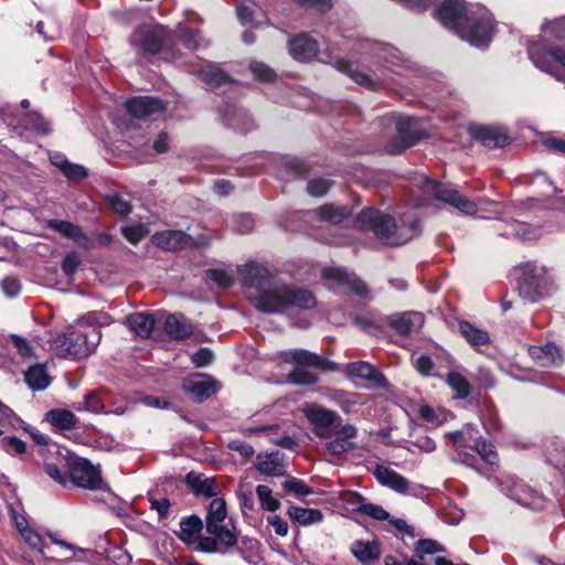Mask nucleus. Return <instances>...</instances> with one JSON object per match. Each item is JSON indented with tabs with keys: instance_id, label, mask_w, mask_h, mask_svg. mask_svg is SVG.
I'll return each instance as SVG.
<instances>
[{
	"instance_id": "nucleus-1",
	"label": "nucleus",
	"mask_w": 565,
	"mask_h": 565,
	"mask_svg": "<svg viewBox=\"0 0 565 565\" xmlns=\"http://www.w3.org/2000/svg\"><path fill=\"white\" fill-rule=\"evenodd\" d=\"M237 274L248 298L260 311L278 313L290 307L308 310L317 305L311 291L274 282L271 273L259 263L248 262L238 266Z\"/></svg>"
},
{
	"instance_id": "nucleus-2",
	"label": "nucleus",
	"mask_w": 565,
	"mask_h": 565,
	"mask_svg": "<svg viewBox=\"0 0 565 565\" xmlns=\"http://www.w3.org/2000/svg\"><path fill=\"white\" fill-rule=\"evenodd\" d=\"M360 63L337 60L333 66L347 74L354 83L370 90H377L395 81L394 74L401 73L392 67L401 66L399 51L381 43H367Z\"/></svg>"
},
{
	"instance_id": "nucleus-3",
	"label": "nucleus",
	"mask_w": 565,
	"mask_h": 565,
	"mask_svg": "<svg viewBox=\"0 0 565 565\" xmlns=\"http://www.w3.org/2000/svg\"><path fill=\"white\" fill-rule=\"evenodd\" d=\"M436 17L471 45L486 46L492 39V17L480 4L467 6L462 0H445L437 9Z\"/></svg>"
},
{
	"instance_id": "nucleus-4",
	"label": "nucleus",
	"mask_w": 565,
	"mask_h": 565,
	"mask_svg": "<svg viewBox=\"0 0 565 565\" xmlns=\"http://www.w3.org/2000/svg\"><path fill=\"white\" fill-rule=\"evenodd\" d=\"M356 225L372 231L386 245H402L418 233V222L414 215H406L402 225H396L392 216L375 209H365L356 217Z\"/></svg>"
},
{
	"instance_id": "nucleus-5",
	"label": "nucleus",
	"mask_w": 565,
	"mask_h": 565,
	"mask_svg": "<svg viewBox=\"0 0 565 565\" xmlns=\"http://www.w3.org/2000/svg\"><path fill=\"white\" fill-rule=\"evenodd\" d=\"M100 337V331L96 328L86 330L76 322L55 339V349L65 358L88 356L98 345Z\"/></svg>"
},
{
	"instance_id": "nucleus-6",
	"label": "nucleus",
	"mask_w": 565,
	"mask_h": 565,
	"mask_svg": "<svg viewBox=\"0 0 565 565\" xmlns=\"http://www.w3.org/2000/svg\"><path fill=\"white\" fill-rule=\"evenodd\" d=\"M285 362L294 365L292 371L287 375L288 382L296 385H310L317 382V375L309 369L334 370V364L307 350H290L284 352Z\"/></svg>"
},
{
	"instance_id": "nucleus-7",
	"label": "nucleus",
	"mask_w": 565,
	"mask_h": 565,
	"mask_svg": "<svg viewBox=\"0 0 565 565\" xmlns=\"http://www.w3.org/2000/svg\"><path fill=\"white\" fill-rule=\"evenodd\" d=\"M552 285L553 279L544 266L527 264L523 270L519 292L525 300L536 302L550 294Z\"/></svg>"
},
{
	"instance_id": "nucleus-8",
	"label": "nucleus",
	"mask_w": 565,
	"mask_h": 565,
	"mask_svg": "<svg viewBox=\"0 0 565 565\" xmlns=\"http://www.w3.org/2000/svg\"><path fill=\"white\" fill-rule=\"evenodd\" d=\"M529 56L539 70L565 83V49L533 44L529 46Z\"/></svg>"
},
{
	"instance_id": "nucleus-9",
	"label": "nucleus",
	"mask_w": 565,
	"mask_h": 565,
	"mask_svg": "<svg viewBox=\"0 0 565 565\" xmlns=\"http://www.w3.org/2000/svg\"><path fill=\"white\" fill-rule=\"evenodd\" d=\"M420 186L426 195L446 203L463 214L472 215L478 212L477 204L473 201L460 194L458 190L448 184L424 178Z\"/></svg>"
},
{
	"instance_id": "nucleus-10",
	"label": "nucleus",
	"mask_w": 565,
	"mask_h": 565,
	"mask_svg": "<svg viewBox=\"0 0 565 565\" xmlns=\"http://www.w3.org/2000/svg\"><path fill=\"white\" fill-rule=\"evenodd\" d=\"M207 536L198 540L195 551L209 554H227L238 543V534L235 527L228 529L223 524L205 525Z\"/></svg>"
},
{
	"instance_id": "nucleus-11",
	"label": "nucleus",
	"mask_w": 565,
	"mask_h": 565,
	"mask_svg": "<svg viewBox=\"0 0 565 565\" xmlns=\"http://www.w3.org/2000/svg\"><path fill=\"white\" fill-rule=\"evenodd\" d=\"M70 481L75 486L88 489L99 490L103 486L100 471L94 467L87 459L81 457H70L67 459Z\"/></svg>"
},
{
	"instance_id": "nucleus-12",
	"label": "nucleus",
	"mask_w": 565,
	"mask_h": 565,
	"mask_svg": "<svg viewBox=\"0 0 565 565\" xmlns=\"http://www.w3.org/2000/svg\"><path fill=\"white\" fill-rule=\"evenodd\" d=\"M130 41L143 52L156 54L163 45L164 29L160 25H141L132 33Z\"/></svg>"
},
{
	"instance_id": "nucleus-13",
	"label": "nucleus",
	"mask_w": 565,
	"mask_h": 565,
	"mask_svg": "<svg viewBox=\"0 0 565 565\" xmlns=\"http://www.w3.org/2000/svg\"><path fill=\"white\" fill-rule=\"evenodd\" d=\"M322 276L332 287L347 286L353 294L365 297L367 296V287L353 274H349L341 268H324Z\"/></svg>"
},
{
	"instance_id": "nucleus-14",
	"label": "nucleus",
	"mask_w": 565,
	"mask_h": 565,
	"mask_svg": "<svg viewBox=\"0 0 565 565\" xmlns=\"http://www.w3.org/2000/svg\"><path fill=\"white\" fill-rule=\"evenodd\" d=\"M303 412L308 420L315 426V434L322 438L328 437L329 427L338 418L337 413L315 404L307 405Z\"/></svg>"
},
{
	"instance_id": "nucleus-15",
	"label": "nucleus",
	"mask_w": 565,
	"mask_h": 565,
	"mask_svg": "<svg viewBox=\"0 0 565 565\" xmlns=\"http://www.w3.org/2000/svg\"><path fill=\"white\" fill-rule=\"evenodd\" d=\"M289 53L295 60L308 62L313 58L323 61L319 57V46L316 40L308 34H299L289 41Z\"/></svg>"
},
{
	"instance_id": "nucleus-16",
	"label": "nucleus",
	"mask_w": 565,
	"mask_h": 565,
	"mask_svg": "<svg viewBox=\"0 0 565 565\" xmlns=\"http://www.w3.org/2000/svg\"><path fill=\"white\" fill-rule=\"evenodd\" d=\"M183 390L195 401H203L215 392V382L204 374H193L183 380Z\"/></svg>"
},
{
	"instance_id": "nucleus-17",
	"label": "nucleus",
	"mask_w": 565,
	"mask_h": 565,
	"mask_svg": "<svg viewBox=\"0 0 565 565\" xmlns=\"http://www.w3.org/2000/svg\"><path fill=\"white\" fill-rule=\"evenodd\" d=\"M373 475L382 486L401 494L409 493V481L395 470L377 465L373 470Z\"/></svg>"
},
{
	"instance_id": "nucleus-18",
	"label": "nucleus",
	"mask_w": 565,
	"mask_h": 565,
	"mask_svg": "<svg viewBox=\"0 0 565 565\" xmlns=\"http://www.w3.org/2000/svg\"><path fill=\"white\" fill-rule=\"evenodd\" d=\"M416 122V119L413 117L398 118V120L396 121V130L402 143L398 147L390 145V153H401L402 151L415 145V142L419 140V135L413 130V127Z\"/></svg>"
},
{
	"instance_id": "nucleus-19",
	"label": "nucleus",
	"mask_w": 565,
	"mask_h": 565,
	"mask_svg": "<svg viewBox=\"0 0 565 565\" xmlns=\"http://www.w3.org/2000/svg\"><path fill=\"white\" fill-rule=\"evenodd\" d=\"M185 482L195 495H203L206 498L216 497L221 490L215 478L205 477L204 475L195 473L193 471L186 475Z\"/></svg>"
},
{
	"instance_id": "nucleus-20",
	"label": "nucleus",
	"mask_w": 565,
	"mask_h": 565,
	"mask_svg": "<svg viewBox=\"0 0 565 565\" xmlns=\"http://www.w3.org/2000/svg\"><path fill=\"white\" fill-rule=\"evenodd\" d=\"M126 108L132 117L138 119H143L153 113L164 110V106L160 99L148 96L135 97L127 100Z\"/></svg>"
},
{
	"instance_id": "nucleus-21",
	"label": "nucleus",
	"mask_w": 565,
	"mask_h": 565,
	"mask_svg": "<svg viewBox=\"0 0 565 565\" xmlns=\"http://www.w3.org/2000/svg\"><path fill=\"white\" fill-rule=\"evenodd\" d=\"M423 323V315L414 311L392 316L388 320V326L401 335H407L418 330Z\"/></svg>"
},
{
	"instance_id": "nucleus-22",
	"label": "nucleus",
	"mask_w": 565,
	"mask_h": 565,
	"mask_svg": "<svg viewBox=\"0 0 565 565\" xmlns=\"http://www.w3.org/2000/svg\"><path fill=\"white\" fill-rule=\"evenodd\" d=\"M345 372L353 377L371 381L381 387H386L387 381L372 364L359 361L347 364Z\"/></svg>"
},
{
	"instance_id": "nucleus-23",
	"label": "nucleus",
	"mask_w": 565,
	"mask_h": 565,
	"mask_svg": "<svg viewBox=\"0 0 565 565\" xmlns=\"http://www.w3.org/2000/svg\"><path fill=\"white\" fill-rule=\"evenodd\" d=\"M475 139L480 140L490 148L502 147L507 143L509 137L505 130L489 126H476L471 128Z\"/></svg>"
},
{
	"instance_id": "nucleus-24",
	"label": "nucleus",
	"mask_w": 565,
	"mask_h": 565,
	"mask_svg": "<svg viewBox=\"0 0 565 565\" xmlns=\"http://www.w3.org/2000/svg\"><path fill=\"white\" fill-rule=\"evenodd\" d=\"M256 468L266 476H282L286 472L282 457L278 451L258 454Z\"/></svg>"
},
{
	"instance_id": "nucleus-25",
	"label": "nucleus",
	"mask_w": 565,
	"mask_h": 565,
	"mask_svg": "<svg viewBox=\"0 0 565 565\" xmlns=\"http://www.w3.org/2000/svg\"><path fill=\"white\" fill-rule=\"evenodd\" d=\"M529 353L541 366L557 365L562 362L561 350L553 343L530 347Z\"/></svg>"
},
{
	"instance_id": "nucleus-26",
	"label": "nucleus",
	"mask_w": 565,
	"mask_h": 565,
	"mask_svg": "<svg viewBox=\"0 0 565 565\" xmlns=\"http://www.w3.org/2000/svg\"><path fill=\"white\" fill-rule=\"evenodd\" d=\"M350 550L354 557L363 564L374 562L381 556V548L377 540H358L352 543Z\"/></svg>"
},
{
	"instance_id": "nucleus-27",
	"label": "nucleus",
	"mask_w": 565,
	"mask_h": 565,
	"mask_svg": "<svg viewBox=\"0 0 565 565\" xmlns=\"http://www.w3.org/2000/svg\"><path fill=\"white\" fill-rule=\"evenodd\" d=\"M164 331L174 340H183L193 333V327L181 315H171L164 321Z\"/></svg>"
},
{
	"instance_id": "nucleus-28",
	"label": "nucleus",
	"mask_w": 565,
	"mask_h": 565,
	"mask_svg": "<svg viewBox=\"0 0 565 565\" xmlns=\"http://www.w3.org/2000/svg\"><path fill=\"white\" fill-rule=\"evenodd\" d=\"M152 242L164 249L173 250L189 243V238L182 231H162L152 236Z\"/></svg>"
},
{
	"instance_id": "nucleus-29",
	"label": "nucleus",
	"mask_w": 565,
	"mask_h": 565,
	"mask_svg": "<svg viewBox=\"0 0 565 565\" xmlns=\"http://www.w3.org/2000/svg\"><path fill=\"white\" fill-rule=\"evenodd\" d=\"M202 529H203V522L199 516H196V515L189 516L180 522L179 537L186 545H189V546L194 545V547H195V546H198V540H200L202 537V536H199Z\"/></svg>"
},
{
	"instance_id": "nucleus-30",
	"label": "nucleus",
	"mask_w": 565,
	"mask_h": 565,
	"mask_svg": "<svg viewBox=\"0 0 565 565\" xmlns=\"http://www.w3.org/2000/svg\"><path fill=\"white\" fill-rule=\"evenodd\" d=\"M288 516L300 526H309L323 521V513L318 509H307L291 505L287 510Z\"/></svg>"
},
{
	"instance_id": "nucleus-31",
	"label": "nucleus",
	"mask_w": 565,
	"mask_h": 565,
	"mask_svg": "<svg viewBox=\"0 0 565 565\" xmlns=\"http://www.w3.org/2000/svg\"><path fill=\"white\" fill-rule=\"evenodd\" d=\"M127 320L130 329L140 338H149L153 331L154 319L149 312H135Z\"/></svg>"
},
{
	"instance_id": "nucleus-32",
	"label": "nucleus",
	"mask_w": 565,
	"mask_h": 565,
	"mask_svg": "<svg viewBox=\"0 0 565 565\" xmlns=\"http://www.w3.org/2000/svg\"><path fill=\"white\" fill-rule=\"evenodd\" d=\"M24 380L29 387L34 391H42L46 388L51 383V379L46 372V369L40 364L29 367V370L24 373Z\"/></svg>"
},
{
	"instance_id": "nucleus-33",
	"label": "nucleus",
	"mask_w": 565,
	"mask_h": 565,
	"mask_svg": "<svg viewBox=\"0 0 565 565\" xmlns=\"http://www.w3.org/2000/svg\"><path fill=\"white\" fill-rule=\"evenodd\" d=\"M199 75L203 83L212 89L232 84L231 78L216 65L205 66L200 71Z\"/></svg>"
},
{
	"instance_id": "nucleus-34",
	"label": "nucleus",
	"mask_w": 565,
	"mask_h": 565,
	"mask_svg": "<svg viewBox=\"0 0 565 565\" xmlns=\"http://www.w3.org/2000/svg\"><path fill=\"white\" fill-rule=\"evenodd\" d=\"M317 217L330 224H339L350 215L349 209L334 204H324L315 211Z\"/></svg>"
},
{
	"instance_id": "nucleus-35",
	"label": "nucleus",
	"mask_w": 565,
	"mask_h": 565,
	"mask_svg": "<svg viewBox=\"0 0 565 565\" xmlns=\"http://www.w3.org/2000/svg\"><path fill=\"white\" fill-rule=\"evenodd\" d=\"M352 497V502L359 503L355 508L356 512L365 514L377 521L388 520L390 513L382 505L365 502L364 498L359 493H353Z\"/></svg>"
},
{
	"instance_id": "nucleus-36",
	"label": "nucleus",
	"mask_w": 565,
	"mask_h": 565,
	"mask_svg": "<svg viewBox=\"0 0 565 565\" xmlns=\"http://www.w3.org/2000/svg\"><path fill=\"white\" fill-rule=\"evenodd\" d=\"M47 227L58 232L60 234L67 238H72L76 243H81L87 239L86 235L83 233L78 225L67 221L50 220L47 222Z\"/></svg>"
},
{
	"instance_id": "nucleus-37",
	"label": "nucleus",
	"mask_w": 565,
	"mask_h": 565,
	"mask_svg": "<svg viewBox=\"0 0 565 565\" xmlns=\"http://www.w3.org/2000/svg\"><path fill=\"white\" fill-rule=\"evenodd\" d=\"M459 331L472 347H481L490 341L487 331L475 327L468 321L459 322Z\"/></svg>"
},
{
	"instance_id": "nucleus-38",
	"label": "nucleus",
	"mask_w": 565,
	"mask_h": 565,
	"mask_svg": "<svg viewBox=\"0 0 565 565\" xmlns=\"http://www.w3.org/2000/svg\"><path fill=\"white\" fill-rule=\"evenodd\" d=\"M226 516L227 508L225 500L222 498H215L209 504L205 525L223 524Z\"/></svg>"
},
{
	"instance_id": "nucleus-39",
	"label": "nucleus",
	"mask_w": 565,
	"mask_h": 565,
	"mask_svg": "<svg viewBox=\"0 0 565 565\" xmlns=\"http://www.w3.org/2000/svg\"><path fill=\"white\" fill-rule=\"evenodd\" d=\"M46 419L58 429H70L76 423L75 415L67 409H52L46 414Z\"/></svg>"
},
{
	"instance_id": "nucleus-40",
	"label": "nucleus",
	"mask_w": 565,
	"mask_h": 565,
	"mask_svg": "<svg viewBox=\"0 0 565 565\" xmlns=\"http://www.w3.org/2000/svg\"><path fill=\"white\" fill-rule=\"evenodd\" d=\"M446 382L456 393L457 398H466L471 393L469 381L459 372H449Z\"/></svg>"
},
{
	"instance_id": "nucleus-41",
	"label": "nucleus",
	"mask_w": 565,
	"mask_h": 565,
	"mask_svg": "<svg viewBox=\"0 0 565 565\" xmlns=\"http://www.w3.org/2000/svg\"><path fill=\"white\" fill-rule=\"evenodd\" d=\"M83 328L86 330L96 328L99 330L100 327L109 326L113 322V318L105 311H89L77 320Z\"/></svg>"
},
{
	"instance_id": "nucleus-42",
	"label": "nucleus",
	"mask_w": 565,
	"mask_h": 565,
	"mask_svg": "<svg viewBox=\"0 0 565 565\" xmlns=\"http://www.w3.org/2000/svg\"><path fill=\"white\" fill-rule=\"evenodd\" d=\"M256 495L264 511L276 512L281 507L280 501L273 495V490L268 486L258 484L256 487Z\"/></svg>"
},
{
	"instance_id": "nucleus-43",
	"label": "nucleus",
	"mask_w": 565,
	"mask_h": 565,
	"mask_svg": "<svg viewBox=\"0 0 565 565\" xmlns=\"http://www.w3.org/2000/svg\"><path fill=\"white\" fill-rule=\"evenodd\" d=\"M542 31L548 40L565 44V18L548 21L542 25Z\"/></svg>"
},
{
	"instance_id": "nucleus-44",
	"label": "nucleus",
	"mask_w": 565,
	"mask_h": 565,
	"mask_svg": "<svg viewBox=\"0 0 565 565\" xmlns=\"http://www.w3.org/2000/svg\"><path fill=\"white\" fill-rule=\"evenodd\" d=\"M475 450L486 463L490 466L498 463L499 458L493 445L483 439H478L475 444Z\"/></svg>"
},
{
	"instance_id": "nucleus-45",
	"label": "nucleus",
	"mask_w": 565,
	"mask_h": 565,
	"mask_svg": "<svg viewBox=\"0 0 565 565\" xmlns=\"http://www.w3.org/2000/svg\"><path fill=\"white\" fill-rule=\"evenodd\" d=\"M282 488L289 492L294 493L296 497H305L313 493V490L308 487L302 480L297 478H289L282 483Z\"/></svg>"
},
{
	"instance_id": "nucleus-46",
	"label": "nucleus",
	"mask_w": 565,
	"mask_h": 565,
	"mask_svg": "<svg viewBox=\"0 0 565 565\" xmlns=\"http://www.w3.org/2000/svg\"><path fill=\"white\" fill-rule=\"evenodd\" d=\"M20 534L32 550L43 553L44 542L39 533L25 525V529H20Z\"/></svg>"
},
{
	"instance_id": "nucleus-47",
	"label": "nucleus",
	"mask_w": 565,
	"mask_h": 565,
	"mask_svg": "<svg viewBox=\"0 0 565 565\" xmlns=\"http://www.w3.org/2000/svg\"><path fill=\"white\" fill-rule=\"evenodd\" d=\"M124 237L131 244H138L143 237L147 236L148 230L145 225L125 226L121 228Z\"/></svg>"
},
{
	"instance_id": "nucleus-48",
	"label": "nucleus",
	"mask_w": 565,
	"mask_h": 565,
	"mask_svg": "<svg viewBox=\"0 0 565 565\" xmlns=\"http://www.w3.org/2000/svg\"><path fill=\"white\" fill-rule=\"evenodd\" d=\"M207 276L222 288H228L234 284V275L224 269H211Z\"/></svg>"
},
{
	"instance_id": "nucleus-49",
	"label": "nucleus",
	"mask_w": 565,
	"mask_h": 565,
	"mask_svg": "<svg viewBox=\"0 0 565 565\" xmlns=\"http://www.w3.org/2000/svg\"><path fill=\"white\" fill-rule=\"evenodd\" d=\"M418 414L420 418L433 425H440L446 419L444 412L436 411L428 405L420 406Z\"/></svg>"
},
{
	"instance_id": "nucleus-50",
	"label": "nucleus",
	"mask_w": 565,
	"mask_h": 565,
	"mask_svg": "<svg viewBox=\"0 0 565 565\" xmlns=\"http://www.w3.org/2000/svg\"><path fill=\"white\" fill-rule=\"evenodd\" d=\"M1 445L3 449L10 455H22L26 450L25 444L15 436H8L2 438Z\"/></svg>"
},
{
	"instance_id": "nucleus-51",
	"label": "nucleus",
	"mask_w": 565,
	"mask_h": 565,
	"mask_svg": "<svg viewBox=\"0 0 565 565\" xmlns=\"http://www.w3.org/2000/svg\"><path fill=\"white\" fill-rule=\"evenodd\" d=\"M239 508L245 519H249L255 512V499L252 491H244L238 493Z\"/></svg>"
},
{
	"instance_id": "nucleus-52",
	"label": "nucleus",
	"mask_w": 565,
	"mask_h": 565,
	"mask_svg": "<svg viewBox=\"0 0 565 565\" xmlns=\"http://www.w3.org/2000/svg\"><path fill=\"white\" fill-rule=\"evenodd\" d=\"M331 184L328 179L317 178L308 182L307 190L312 196H322L329 191Z\"/></svg>"
},
{
	"instance_id": "nucleus-53",
	"label": "nucleus",
	"mask_w": 565,
	"mask_h": 565,
	"mask_svg": "<svg viewBox=\"0 0 565 565\" xmlns=\"http://www.w3.org/2000/svg\"><path fill=\"white\" fill-rule=\"evenodd\" d=\"M43 469L51 479L61 486L66 487L70 482V475L63 472L57 465L45 462Z\"/></svg>"
},
{
	"instance_id": "nucleus-54",
	"label": "nucleus",
	"mask_w": 565,
	"mask_h": 565,
	"mask_svg": "<svg viewBox=\"0 0 565 565\" xmlns=\"http://www.w3.org/2000/svg\"><path fill=\"white\" fill-rule=\"evenodd\" d=\"M416 553L420 554H435L445 551V547L435 540L424 539L416 543Z\"/></svg>"
},
{
	"instance_id": "nucleus-55",
	"label": "nucleus",
	"mask_w": 565,
	"mask_h": 565,
	"mask_svg": "<svg viewBox=\"0 0 565 565\" xmlns=\"http://www.w3.org/2000/svg\"><path fill=\"white\" fill-rule=\"evenodd\" d=\"M111 209L119 215H128L131 212V204L118 194L108 195Z\"/></svg>"
},
{
	"instance_id": "nucleus-56",
	"label": "nucleus",
	"mask_w": 565,
	"mask_h": 565,
	"mask_svg": "<svg viewBox=\"0 0 565 565\" xmlns=\"http://www.w3.org/2000/svg\"><path fill=\"white\" fill-rule=\"evenodd\" d=\"M250 71L254 76L264 82H270L275 77V72L260 62H254L250 64Z\"/></svg>"
},
{
	"instance_id": "nucleus-57",
	"label": "nucleus",
	"mask_w": 565,
	"mask_h": 565,
	"mask_svg": "<svg viewBox=\"0 0 565 565\" xmlns=\"http://www.w3.org/2000/svg\"><path fill=\"white\" fill-rule=\"evenodd\" d=\"M353 448V444L351 441H343L342 439L335 437L333 440H330L326 444V449L328 452L332 455H342Z\"/></svg>"
},
{
	"instance_id": "nucleus-58",
	"label": "nucleus",
	"mask_w": 565,
	"mask_h": 565,
	"mask_svg": "<svg viewBox=\"0 0 565 565\" xmlns=\"http://www.w3.org/2000/svg\"><path fill=\"white\" fill-rule=\"evenodd\" d=\"M10 340L21 356L31 358L33 355L32 347L26 339L17 334H11Z\"/></svg>"
},
{
	"instance_id": "nucleus-59",
	"label": "nucleus",
	"mask_w": 565,
	"mask_h": 565,
	"mask_svg": "<svg viewBox=\"0 0 565 565\" xmlns=\"http://www.w3.org/2000/svg\"><path fill=\"white\" fill-rule=\"evenodd\" d=\"M513 235L522 241H532L537 238V233L534 227H532L530 224L525 223H518L515 225Z\"/></svg>"
},
{
	"instance_id": "nucleus-60",
	"label": "nucleus",
	"mask_w": 565,
	"mask_h": 565,
	"mask_svg": "<svg viewBox=\"0 0 565 565\" xmlns=\"http://www.w3.org/2000/svg\"><path fill=\"white\" fill-rule=\"evenodd\" d=\"M267 523L274 527L278 536H286L289 532L288 523L277 514H270L266 518Z\"/></svg>"
},
{
	"instance_id": "nucleus-61",
	"label": "nucleus",
	"mask_w": 565,
	"mask_h": 565,
	"mask_svg": "<svg viewBox=\"0 0 565 565\" xmlns=\"http://www.w3.org/2000/svg\"><path fill=\"white\" fill-rule=\"evenodd\" d=\"M63 174L71 181H78L86 178L88 172L83 166L70 162L63 171Z\"/></svg>"
},
{
	"instance_id": "nucleus-62",
	"label": "nucleus",
	"mask_w": 565,
	"mask_h": 565,
	"mask_svg": "<svg viewBox=\"0 0 565 565\" xmlns=\"http://www.w3.org/2000/svg\"><path fill=\"white\" fill-rule=\"evenodd\" d=\"M213 352L206 348L200 349L191 356V361L195 366L203 367L207 366L213 361Z\"/></svg>"
},
{
	"instance_id": "nucleus-63",
	"label": "nucleus",
	"mask_w": 565,
	"mask_h": 565,
	"mask_svg": "<svg viewBox=\"0 0 565 565\" xmlns=\"http://www.w3.org/2000/svg\"><path fill=\"white\" fill-rule=\"evenodd\" d=\"M81 259L76 253L67 254L62 263V269L67 276H72L78 268Z\"/></svg>"
},
{
	"instance_id": "nucleus-64",
	"label": "nucleus",
	"mask_w": 565,
	"mask_h": 565,
	"mask_svg": "<svg viewBox=\"0 0 565 565\" xmlns=\"http://www.w3.org/2000/svg\"><path fill=\"white\" fill-rule=\"evenodd\" d=\"M416 370L423 375H430L434 363L428 355L420 354L414 359Z\"/></svg>"
}]
</instances>
